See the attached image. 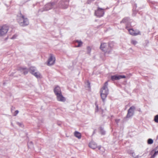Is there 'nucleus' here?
I'll list each match as a JSON object with an SVG mask.
<instances>
[{
  "label": "nucleus",
  "mask_w": 158,
  "mask_h": 158,
  "mask_svg": "<svg viewBox=\"0 0 158 158\" xmlns=\"http://www.w3.org/2000/svg\"><path fill=\"white\" fill-rule=\"evenodd\" d=\"M108 81L105 82L103 86L100 91V95L103 102L105 103L106 98L109 94V90L108 88Z\"/></svg>",
  "instance_id": "f257e3e1"
},
{
  "label": "nucleus",
  "mask_w": 158,
  "mask_h": 158,
  "mask_svg": "<svg viewBox=\"0 0 158 158\" xmlns=\"http://www.w3.org/2000/svg\"><path fill=\"white\" fill-rule=\"evenodd\" d=\"M17 20L21 26H26L29 24L28 19L21 13L18 17Z\"/></svg>",
  "instance_id": "f03ea898"
},
{
  "label": "nucleus",
  "mask_w": 158,
  "mask_h": 158,
  "mask_svg": "<svg viewBox=\"0 0 158 158\" xmlns=\"http://www.w3.org/2000/svg\"><path fill=\"white\" fill-rule=\"evenodd\" d=\"M112 47L109 44L108 45L106 43H102L101 44L100 49L103 51L105 52V54H110L111 52V48Z\"/></svg>",
  "instance_id": "7ed1b4c3"
},
{
  "label": "nucleus",
  "mask_w": 158,
  "mask_h": 158,
  "mask_svg": "<svg viewBox=\"0 0 158 158\" xmlns=\"http://www.w3.org/2000/svg\"><path fill=\"white\" fill-rule=\"evenodd\" d=\"M55 4L56 3L54 2L48 3L43 8L40 9L38 11L42 12L44 11L48 10L53 8L55 6Z\"/></svg>",
  "instance_id": "20e7f679"
},
{
  "label": "nucleus",
  "mask_w": 158,
  "mask_h": 158,
  "mask_svg": "<svg viewBox=\"0 0 158 158\" xmlns=\"http://www.w3.org/2000/svg\"><path fill=\"white\" fill-rule=\"evenodd\" d=\"M9 29L8 26L4 25L0 26V36H4L6 35Z\"/></svg>",
  "instance_id": "39448f33"
},
{
  "label": "nucleus",
  "mask_w": 158,
  "mask_h": 158,
  "mask_svg": "<svg viewBox=\"0 0 158 158\" xmlns=\"http://www.w3.org/2000/svg\"><path fill=\"white\" fill-rule=\"evenodd\" d=\"M104 10L103 9L98 7L97 10L95 11V15L99 17L103 16L104 14Z\"/></svg>",
  "instance_id": "423d86ee"
},
{
  "label": "nucleus",
  "mask_w": 158,
  "mask_h": 158,
  "mask_svg": "<svg viewBox=\"0 0 158 158\" xmlns=\"http://www.w3.org/2000/svg\"><path fill=\"white\" fill-rule=\"evenodd\" d=\"M135 109L134 106H132L128 110L126 118H130L134 114V111Z\"/></svg>",
  "instance_id": "0eeeda50"
},
{
  "label": "nucleus",
  "mask_w": 158,
  "mask_h": 158,
  "mask_svg": "<svg viewBox=\"0 0 158 158\" xmlns=\"http://www.w3.org/2000/svg\"><path fill=\"white\" fill-rule=\"evenodd\" d=\"M55 58L52 54H50V57L48 61V66H51L53 65L55 62Z\"/></svg>",
  "instance_id": "6e6552de"
},
{
  "label": "nucleus",
  "mask_w": 158,
  "mask_h": 158,
  "mask_svg": "<svg viewBox=\"0 0 158 158\" xmlns=\"http://www.w3.org/2000/svg\"><path fill=\"white\" fill-rule=\"evenodd\" d=\"M126 77L124 75H116L114 76H112L111 77V79L113 81L119 80L121 78H125Z\"/></svg>",
  "instance_id": "1a4fd4ad"
},
{
  "label": "nucleus",
  "mask_w": 158,
  "mask_h": 158,
  "mask_svg": "<svg viewBox=\"0 0 158 158\" xmlns=\"http://www.w3.org/2000/svg\"><path fill=\"white\" fill-rule=\"evenodd\" d=\"M130 34L132 35L135 36L140 34V31L138 30L135 31L132 29L128 30Z\"/></svg>",
  "instance_id": "9d476101"
},
{
  "label": "nucleus",
  "mask_w": 158,
  "mask_h": 158,
  "mask_svg": "<svg viewBox=\"0 0 158 158\" xmlns=\"http://www.w3.org/2000/svg\"><path fill=\"white\" fill-rule=\"evenodd\" d=\"M56 99L58 101L64 102L66 100L65 98L63 96L62 93L56 95Z\"/></svg>",
  "instance_id": "9b49d317"
},
{
  "label": "nucleus",
  "mask_w": 158,
  "mask_h": 158,
  "mask_svg": "<svg viewBox=\"0 0 158 158\" xmlns=\"http://www.w3.org/2000/svg\"><path fill=\"white\" fill-rule=\"evenodd\" d=\"M54 91L56 95L62 93L60 87L57 86L54 89Z\"/></svg>",
  "instance_id": "f8f14e48"
},
{
  "label": "nucleus",
  "mask_w": 158,
  "mask_h": 158,
  "mask_svg": "<svg viewBox=\"0 0 158 158\" xmlns=\"http://www.w3.org/2000/svg\"><path fill=\"white\" fill-rule=\"evenodd\" d=\"M65 1L64 0H62L61 1H60L59 3V7L60 8H61L63 9H65L67 8L68 6H65L64 3L63 2L62 3V2H65Z\"/></svg>",
  "instance_id": "ddd939ff"
},
{
  "label": "nucleus",
  "mask_w": 158,
  "mask_h": 158,
  "mask_svg": "<svg viewBox=\"0 0 158 158\" xmlns=\"http://www.w3.org/2000/svg\"><path fill=\"white\" fill-rule=\"evenodd\" d=\"M89 146L92 148L94 149L97 147V144L95 142L92 141L89 143Z\"/></svg>",
  "instance_id": "4468645a"
},
{
  "label": "nucleus",
  "mask_w": 158,
  "mask_h": 158,
  "mask_svg": "<svg viewBox=\"0 0 158 158\" xmlns=\"http://www.w3.org/2000/svg\"><path fill=\"white\" fill-rule=\"evenodd\" d=\"M29 72L33 75L34 73L37 72L36 68L34 67H31L29 69Z\"/></svg>",
  "instance_id": "2eb2a0df"
},
{
  "label": "nucleus",
  "mask_w": 158,
  "mask_h": 158,
  "mask_svg": "<svg viewBox=\"0 0 158 158\" xmlns=\"http://www.w3.org/2000/svg\"><path fill=\"white\" fill-rule=\"evenodd\" d=\"M74 135L76 137H77L78 139H80L81 138V134L78 131H75L74 132Z\"/></svg>",
  "instance_id": "dca6fc26"
},
{
  "label": "nucleus",
  "mask_w": 158,
  "mask_h": 158,
  "mask_svg": "<svg viewBox=\"0 0 158 158\" xmlns=\"http://www.w3.org/2000/svg\"><path fill=\"white\" fill-rule=\"evenodd\" d=\"M33 75L37 78H41V75L39 72H36L34 73Z\"/></svg>",
  "instance_id": "f3484780"
},
{
  "label": "nucleus",
  "mask_w": 158,
  "mask_h": 158,
  "mask_svg": "<svg viewBox=\"0 0 158 158\" xmlns=\"http://www.w3.org/2000/svg\"><path fill=\"white\" fill-rule=\"evenodd\" d=\"M156 151L153 155L152 156V158H154L158 153V146L156 148Z\"/></svg>",
  "instance_id": "a211bd4d"
},
{
  "label": "nucleus",
  "mask_w": 158,
  "mask_h": 158,
  "mask_svg": "<svg viewBox=\"0 0 158 158\" xmlns=\"http://www.w3.org/2000/svg\"><path fill=\"white\" fill-rule=\"evenodd\" d=\"M128 20H129V19L128 18H124L123 20H122L121 21V23H127L128 21Z\"/></svg>",
  "instance_id": "6ab92c4d"
},
{
  "label": "nucleus",
  "mask_w": 158,
  "mask_h": 158,
  "mask_svg": "<svg viewBox=\"0 0 158 158\" xmlns=\"http://www.w3.org/2000/svg\"><path fill=\"white\" fill-rule=\"evenodd\" d=\"M76 42L78 43V45L76 46L77 47H79L81 46L82 44V42L80 40H76Z\"/></svg>",
  "instance_id": "aec40b11"
},
{
  "label": "nucleus",
  "mask_w": 158,
  "mask_h": 158,
  "mask_svg": "<svg viewBox=\"0 0 158 158\" xmlns=\"http://www.w3.org/2000/svg\"><path fill=\"white\" fill-rule=\"evenodd\" d=\"M100 132L102 135H104L105 134V131H104L103 129L101 127L100 128Z\"/></svg>",
  "instance_id": "412c9836"
},
{
  "label": "nucleus",
  "mask_w": 158,
  "mask_h": 158,
  "mask_svg": "<svg viewBox=\"0 0 158 158\" xmlns=\"http://www.w3.org/2000/svg\"><path fill=\"white\" fill-rule=\"evenodd\" d=\"M153 143V140L151 139H149L148 140V144H152Z\"/></svg>",
  "instance_id": "4be33fe9"
},
{
  "label": "nucleus",
  "mask_w": 158,
  "mask_h": 158,
  "mask_svg": "<svg viewBox=\"0 0 158 158\" xmlns=\"http://www.w3.org/2000/svg\"><path fill=\"white\" fill-rule=\"evenodd\" d=\"M98 148L99 150L102 152H103L105 151V149L103 147H101L100 146L98 147Z\"/></svg>",
  "instance_id": "5701e85b"
},
{
  "label": "nucleus",
  "mask_w": 158,
  "mask_h": 158,
  "mask_svg": "<svg viewBox=\"0 0 158 158\" xmlns=\"http://www.w3.org/2000/svg\"><path fill=\"white\" fill-rule=\"evenodd\" d=\"M131 42V44L134 45H136L138 43L137 41L134 40H132Z\"/></svg>",
  "instance_id": "b1692460"
},
{
  "label": "nucleus",
  "mask_w": 158,
  "mask_h": 158,
  "mask_svg": "<svg viewBox=\"0 0 158 158\" xmlns=\"http://www.w3.org/2000/svg\"><path fill=\"white\" fill-rule=\"evenodd\" d=\"M154 120L156 123H158V115H157L155 116Z\"/></svg>",
  "instance_id": "393cba45"
},
{
  "label": "nucleus",
  "mask_w": 158,
  "mask_h": 158,
  "mask_svg": "<svg viewBox=\"0 0 158 158\" xmlns=\"http://www.w3.org/2000/svg\"><path fill=\"white\" fill-rule=\"evenodd\" d=\"M28 146L30 148H32L33 147V144L32 142H30L28 143Z\"/></svg>",
  "instance_id": "a878e982"
},
{
  "label": "nucleus",
  "mask_w": 158,
  "mask_h": 158,
  "mask_svg": "<svg viewBox=\"0 0 158 158\" xmlns=\"http://www.w3.org/2000/svg\"><path fill=\"white\" fill-rule=\"evenodd\" d=\"M87 53L89 54L91 52V49L89 47H88L87 48Z\"/></svg>",
  "instance_id": "bb28decb"
},
{
  "label": "nucleus",
  "mask_w": 158,
  "mask_h": 158,
  "mask_svg": "<svg viewBox=\"0 0 158 158\" xmlns=\"http://www.w3.org/2000/svg\"><path fill=\"white\" fill-rule=\"evenodd\" d=\"M23 72L24 74H27L28 73L27 71L26 68L24 69Z\"/></svg>",
  "instance_id": "cd10ccee"
},
{
  "label": "nucleus",
  "mask_w": 158,
  "mask_h": 158,
  "mask_svg": "<svg viewBox=\"0 0 158 158\" xmlns=\"http://www.w3.org/2000/svg\"><path fill=\"white\" fill-rule=\"evenodd\" d=\"M19 111L18 110H16L15 111L14 116H16L19 113Z\"/></svg>",
  "instance_id": "c85d7f7f"
},
{
  "label": "nucleus",
  "mask_w": 158,
  "mask_h": 158,
  "mask_svg": "<svg viewBox=\"0 0 158 158\" xmlns=\"http://www.w3.org/2000/svg\"><path fill=\"white\" fill-rule=\"evenodd\" d=\"M17 36V35H14L11 38V39H14L16 38Z\"/></svg>",
  "instance_id": "c756f323"
},
{
  "label": "nucleus",
  "mask_w": 158,
  "mask_h": 158,
  "mask_svg": "<svg viewBox=\"0 0 158 158\" xmlns=\"http://www.w3.org/2000/svg\"><path fill=\"white\" fill-rule=\"evenodd\" d=\"M17 124L18 125H19V126H20L21 127H22V126H23L22 123H19V122H17Z\"/></svg>",
  "instance_id": "7c9ffc66"
},
{
  "label": "nucleus",
  "mask_w": 158,
  "mask_h": 158,
  "mask_svg": "<svg viewBox=\"0 0 158 158\" xmlns=\"http://www.w3.org/2000/svg\"><path fill=\"white\" fill-rule=\"evenodd\" d=\"M96 112L98 111V106L96 104Z\"/></svg>",
  "instance_id": "2f4dec72"
},
{
  "label": "nucleus",
  "mask_w": 158,
  "mask_h": 158,
  "mask_svg": "<svg viewBox=\"0 0 158 158\" xmlns=\"http://www.w3.org/2000/svg\"><path fill=\"white\" fill-rule=\"evenodd\" d=\"M120 121L119 119H116L115 120V122L118 124Z\"/></svg>",
  "instance_id": "473e14b6"
},
{
  "label": "nucleus",
  "mask_w": 158,
  "mask_h": 158,
  "mask_svg": "<svg viewBox=\"0 0 158 158\" xmlns=\"http://www.w3.org/2000/svg\"><path fill=\"white\" fill-rule=\"evenodd\" d=\"M136 13V11H135V12H133V15L134 16H135Z\"/></svg>",
  "instance_id": "72a5a7b5"
},
{
  "label": "nucleus",
  "mask_w": 158,
  "mask_h": 158,
  "mask_svg": "<svg viewBox=\"0 0 158 158\" xmlns=\"http://www.w3.org/2000/svg\"><path fill=\"white\" fill-rule=\"evenodd\" d=\"M138 158V156H137L135 158Z\"/></svg>",
  "instance_id": "f704fd0d"
}]
</instances>
